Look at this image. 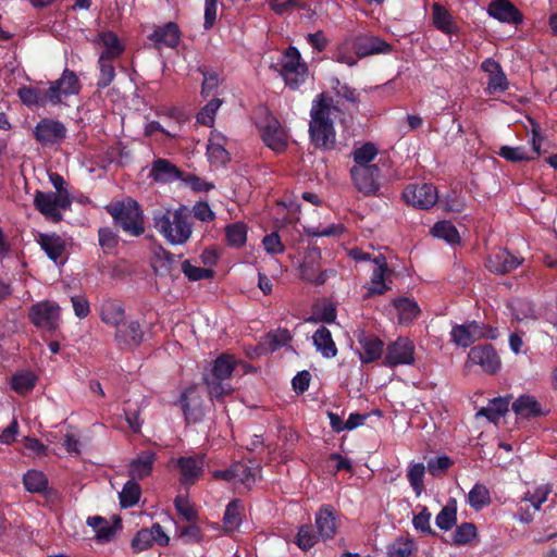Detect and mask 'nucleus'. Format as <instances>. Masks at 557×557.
Wrapping results in <instances>:
<instances>
[{
	"label": "nucleus",
	"mask_w": 557,
	"mask_h": 557,
	"mask_svg": "<svg viewBox=\"0 0 557 557\" xmlns=\"http://www.w3.org/2000/svg\"><path fill=\"white\" fill-rule=\"evenodd\" d=\"M360 346L359 358L362 363H371L381 359L384 349V343L374 334L360 330L356 334Z\"/></svg>",
	"instance_id": "nucleus-15"
},
{
	"label": "nucleus",
	"mask_w": 557,
	"mask_h": 557,
	"mask_svg": "<svg viewBox=\"0 0 557 557\" xmlns=\"http://www.w3.org/2000/svg\"><path fill=\"white\" fill-rule=\"evenodd\" d=\"M156 230L170 244H185L191 235V224L188 220L186 208H166L153 214Z\"/></svg>",
	"instance_id": "nucleus-1"
},
{
	"label": "nucleus",
	"mask_w": 557,
	"mask_h": 557,
	"mask_svg": "<svg viewBox=\"0 0 557 557\" xmlns=\"http://www.w3.org/2000/svg\"><path fill=\"white\" fill-rule=\"evenodd\" d=\"M457 523V500L449 498L447 504L435 517V524L444 531H449Z\"/></svg>",
	"instance_id": "nucleus-42"
},
{
	"label": "nucleus",
	"mask_w": 557,
	"mask_h": 557,
	"mask_svg": "<svg viewBox=\"0 0 557 557\" xmlns=\"http://www.w3.org/2000/svg\"><path fill=\"white\" fill-rule=\"evenodd\" d=\"M350 174L357 189L364 195H374L380 189L381 170L376 164L352 166Z\"/></svg>",
	"instance_id": "nucleus-14"
},
{
	"label": "nucleus",
	"mask_w": 557,
	"mask_h": 557,
	"mask_svg": "<svg viewBox=\"0 0 557 557\" xmlns=\"http://www.w3.org/2000/svg\"><path fill=\"white\" fill-rule=\"evenodd\" d=\"M377 152V148L372 143H366L361 147L356 148L352 152L356 163L354 166H370Z\"/></svg>",
	"instance_id": "nucleus-52"
},
{
	"label": "nucleus",
	"mask_w": 557,
	"mask_h": 557,
	"mask_svg": "<svg viewBox=\"0 0 557 557\" xmlns=\"http://www.w3.org/2000/svg\"><path fill=\"white\" fill-rule=\"evenodd\" d=\"M352 49L358 59L372 54L389 53L392 45L376 36L359 35L352 37Z\"/></svg>",
	"instance_id": "nucleus-16"
},
{
	"label": "nucleus",
	"mask_w": 557,
	"mask_h": 557,
	"mask_svg": "<svg viewBox=\"0 0 557 557\" xmlns=\"http://www.w3.org/2000/svg\"><path fill=\"white\" fill-rule=\"evenodd\" d=\"M25 488L30 493H42L49 484L44 472L38 470H28L23 478Z\"/></svg>",
	"instance_id": "nucleus-47"
},
{
	"label": "nucleus",
	"mask_w": 557,
	"mask_h": 557,
	"mask_svg": "<svg viewBox=\"0 0 557 557\" xmlns=\"http://www.w3.org/2000/svg\"><path fill=\"white\" fill-rule=\"evenodd\" d=\"M487 13L502 23L519 25L523 22L522 13L510 0H492L487 5Z\"/></svg>",
	"instance_id": "nucleus-20"
},
{
	"label": "nucleus",
	"mask_w": 557,
	"mask_h": 557,
	"mask_svg": "<svg viewBox=\"0 0 557 557\" xmlns=\"http://www.w3.org/2000/svg\"><path fill=\"white\" fill-rule=\"evenodd\" d=\"M393 306L398 312V321L400 324L411 323L421 312L419 305L407 297H399L393 300Z\"/></svg>",
	"instance_id": "nucleus-38"
},
{
	"label": "nucleus",
	"mask_w": 557,
	"mask_h": 557,
	"mask_svg": "<svg viewBox=\"0 0 557 557\" xmlns=\"http://www.w3.org/2000/svg\"><path fill=\"white\" fill-rule=\"evenodd\" d=\"M401 197L407 205L420 210H429L438 201L437 188L431 183L409 184Z\"/></svg>",
	"instance_id": "nucleus-9"
},
{
	"label": "nucleus",
	"mask_w": 557,
	"mask_h": 557,
	"mask_svg": "<svg viewBox=\"0 0 557 557\" xmlns=\"http://www.w3.org/2000/svg\"><path fill=\"white\" fill-rule=\"evenodd\" d=\"M108 211L128 234L138 236L144 233L143 211L137 201L128 198L112 205Z\"/></svg>",
	"instance_id": "nucleus-6"
},
{
	"label": "nucleus",
	"mask_w": 557,
	"mask_h": 557,
	"mask_svg": "<svg viewBox=\"0 0 557 557\" xmlns=\"http://www.w3.org/2000/svg\"><path fill=\"white\" fill-rule=\"evenodd\" d=\"M100 318L106 324L117 326L125 320L123 304L116 299H104L100 307Z\"/></svg>",
	"instance_id": "nucleus-33"
},
{
	"label": "nucleus",
	"mask_w": 557,
	"mask_h": 557,
	"mask_svg": "<svg viewBox=\"0 0 557 557\" xmlns=\"http://www.w3.org/2000/svg\"><path fill=\"white\" fill-rule=\"evenodd\" d=\"M509 401H510V396L495 397L490 400V403L486 407H482L476 412V417H484L490 422L496 423L508 411Z\"/></svg>",
	"instance_id": "nucleus-37"
},
{
	"label": "nucleus",
	"mask_w": 557,
	"mask_h": 557,
	"mask_svg": "<svg viewBox=\"0 0 557 557\" xmlns=\"http://www.w3.org/2000/svg\"><path fill=\"white\" fill-rule=\"evenodd\" d=\"M156 461V453L146 450L128 465V474L132 480H143L151 474Z\"/></svg>",
	"instance_id": "nucleus-30"
},
{
	"label": "nucleus",
	"mask_w": 557,
	"mask_h": 557,
	"mask_svg": "<svg viewBox=\"0 0 557 557\" xmlns=\"http://www.w3.org/2000/svg\"><path fill=\"white\" fill-rule=\"evenodd\" d=\"M255 122L265 146L275 152L284 151L288 135L278 120L267 109L261 108L256 112Z\"/></svg>",
	"instance_id": "nucleus-5"
},
{
	"label": "nucleus",
	"mask_w": 557,
	"mask_h": 557,
	"mask_svg": "<svg viewBox=\"0 0 557 557\" xmlns=\"http://www.w3.org/2000/svg\"><path fill=\"white\" fill-rule=\"evenodd\" d=\"M37 382L36 375L30 371L15 373L11 377V388L20 395H26L33 391Z\"/></svg>",
	"instance_id": "nucleus-45"
},
{
	"label": "nucleus",
	"mask_w": 557,
	"mask_h": 557,
	"mask_svg": "<svg viewBox=\"0 0 557 557\" xmlns=\"http://www.w3.org/2000/svg\"><path fill=\"white\" fill-rule=\"evenodd\" d=\"M115 332V341L121 349H133L140 345L144 332L137 321L120 323Z\"/></svg>",
	"instance_id": "nucleus-21"
},
{
	"label": "nucleus",
	"mask_w": 557,
	"mask_h": 557,
	"mask_svg": "<svg viewBox=\"0 0 557 557\" xmlns=\"http://www.w3.org/2000/svg\"><path fill=\"white\" fill-rule=\"evenodd\" d=\"M65 125L53 119L40 120L33 129L35 139L42 146L60 145L66 137Z\"/></svg>",
	"instance_id": "nucleus-11"
},
{
	"label": "nucleus",
	"mask_w": 557,
	"mask_h": 557,
	"mask_svg": "<svg viewBox=\"0 0 557 557\" xmlns=\"http://www.w3.org/2000/svg\"><path fill=\"white\" fill-rule=\"evenodd\" d=\"M481 70L488 75L485 91L488 95L504 92L509 87V82L499 62L488 58L481 63Z\"/></svg>",
	"instance_id": "nucleus-18"
},
{
	"label": "nucleus",
	"mask_w": 557,
	"mask_h": 557,
	"mask_svg": "<svg viewBox=\"0 0 557 557\" xmlns=\"http://www.w3.org/2000/svg\"><path fill=\"white\" fill-rule=\"evenodd\" d=\"M467 502L476 511L483 509L492 502L490 490L482 483H475L468 493Z\"/></svg>",
	"instance_id": "nucleus-44"
},
{
	"label": "nucleus",
	"mask_w": 557,
	"mask_h": 557,
	"mask_svg": "<svg viewBox=\"0 0 557 557\" xmlns=\"http://www.w3.org/2000/svg\"><path fill=\"white\" fill-rule=\"evenodd\" d=\"M180 403L184 416L188 422H198L205 416L203 408L201 406V399L197 394L196 386L187 387L181 395Z\"/></svg>",
	"instance_id": "nucleus-26"
},
{
	"label": "nucleus",
	"mask_w": 557,
	"mask_h": 557,
	"mask_svg": "<svg viewBox=\"0 0 557 557\" xmlns=\"http://www.w3.org/2000/svg\"><path fill=\"white\" fill-rule=\"evenodd\" d=\"M205 459L203 454L177 459V467L181 471L180 481L183 485H193L200 479L203 473Z\"/></svg>",
	"instance_id": "nucleus-19"
},
{
	"label": "nucleus",
	"mask_w": 557,
	"mask_h": 557,
	"mask_svg": "<svg viewBox=\"0 0 557 557\" xmlns=\"http://www.w3.org/2000/svg\"><path fill=\"white\" fill-rule=\"evenodd\" d=\"M148 38L158 49L163 47L175 48L180 42L181 33L175 23L169 22L157 27Z\"/></svg>",
	"instance_id": "nucleus-27"
},
{
	"label": "nucleus",
	"mask_w": 557,
	"mask_h": 557,
	"mask_svg": "<svg viewBox=\"0 0 557 557\" xmlns=\"http://www.w3.org/2000/svg\"><path fill=\"white\" fill-rule=\"evenodd\" d=\"M150 176L158 183H170L181 177L180 170L166 159L153 161Z\"/></svg>",
	"instance_id": "nucleus-34"
},
{
	"label": "nucleus",
	"mask_w": 557,
	"mask_h": 557,
	"mask_svg": "<svg viewBox=\"0 0 557 557\" xmlns=\"http://www.w3.org/2000/svg\"><path fill=\"white\" fill-rule=\"evenodd\" d=\"M520 260L508 251L506 246H497L490 252L485 267L493 273L505 274L515 270Z\"/></svg>",
	"instance_id": "nucleus-17"
},
{
	"label": "nucleus",
	"mask_w": 557,
	"mask_h": 557,
	"mask_svg": "<svg viewBox=\"0 0 557 557\" xmlns=\"http://www.w3.org/2000/svg\"><path fill=\"white\" fill-rule=\"evenodd\" d=\"M468 359L474 364L480 366L486 374H496L502 367L500 358L491 344H482L472 347L468 354Z\"/></svg>",
	"instance_id": "nucleus-13"
},
{
	"label": "nucleus",
	"mask_w": 557,
	"mask_h": 557,
	"mask_svg": "<svg viewBox=\"0 0 557 557\" xmlns=\"http://www.w3.org/2000/svg\"><path fill=\"white\" fill-rule=\"evenodd\" d=\"M112 61L111 59H102V58H99L98 59V67H99V79H98V87L100 88H104L107 86H109L114 77H115V70H114V66L112 64Z\"/></svg>",
	"instance_id": "nucleus-57"
},
{
	"label": "nucleus",
	"mask_w": 557,
	"mask_h": 557,
	"mask_svg": "<svg viewBox=\"0 0 557 557\" xmlns=\"http://www.w3.org/2000/svg\"><path fill=\"white\" fill-rule=\"evenodd\" d=\"M87 524L96 531V540L100 543L110 542L116 531L122 528V520L116 517L113 524H110L107 519L100 516H94L87 518Z\"/></svg>",
	"instance_id": "nucleus-29"
},
{
	"label": "nucleus",
	"mask_w": 557,
	"mask_h": 557,
	"mask_svg": "<svg viewBox=\"0 0 557 557\" xmlns=\"http://www.w3.org/2000/svg\"><path fill=\"white\" fill-rule=\"evenodd\" d=\"M389 272V270H385L381 267H375L371 274V283L372 286L368 288V293L366 297H371L374 295H383L385 292L389 289V287L385 283V276Z\"/></svg>",
	"instance_id": "nucleus-53"
},
{
	"label": "nucleus",
	"mask_w": 557,
	"mask_h": 557,
	"mask_svg": "<svg viewBox=\"0 0 557 557\" xmlns=\"http://www.w3.org/2000/svg\"><path fill=\"white\" fill-rule=\"evenodd\" d=\"M242 503L238 499L232 500L227 506L223 517V527L225 532L235 531L240 522Z\"/></svg>",
	"instance_id": "nucleus-46"
},
{
	"label": "nucleus",
	"mask_w": 557,
	"mask_h": 557,
	"mask_svg": "<svg viewBox=\"0 0 557 557\" xmlns=\"http://www.w3.org/2000/svg\"><path fill=\"white\" fill-rule=\"evenodd\" d=\"M27 318L36 327L55 332L60 326L61 307L54 301L42 300L29 307Z\"/></svg>",
	"instance_id": "nucleus-8"
},
{
	"label": "nucleus",
	"mask_w": 557,
	"mask_h": 557,
	"mask_svg": "<svg viewBox=\"0 0 557 557\" xmlns=\"http://www.w3.org/2000/svg\"><path fill=\"white\" fill-rule=\"evenodd\" d=\"M450 337L451 342L457 346L470 347L474 342L482 339L481 322L469 321L463 324H457L453 326Z\"/></svg>",
	"instance_id": "nucleus-23"
},
{
	"label": "nucleus",
	"mask_w": 557,
	"mask_h": 557,
	"mask_svg": "<svg viewBox=\"0 0 557 557\" xmlns=\"http://www.w3.org/2000/svg\"><path fill=\"white\" fill-rule=\"evenodd\" d=\"M270 66L278 73L292 89L298 88L307 78V66L301 61L300 53L295 47H289L280 53L276 60H272Z\"/></svg>",
	"instance_id": "nucleus-4"
},
{
	"label": "nucleus",
	"mask_w": 557,
	"mask_h": 557,
	"mask_svg": "<svg viewBox=\"0 0 557 557\" xmlns=\"http://www.w3.org/2000/svg\"><path fill=\"white\" fill-rule=\"evenodd\" d=\"M454 461L448 456H440L436 458H431L428 461V471L433 476H438L442 473L446 472L451 466Z\"/></svg>",
	"instance_id": "nucleus-64"
},
{
	"label": "nucleus",
	"mask_w": 557,
	"mask_h": 557,
	"mask_svg": "<svg viewBox=\"0 0 557 557\" xmlns=\"http://www.w3.org/2000/svg\"><path fill=\"white\" fill-rule=\"evenodd\" d=\"M478 535V530L472 522H462L458 525L453 534L451 544L463 546L469 544Z\"/></svg>",
	"instance_id": "nucleus-51"
},
{
	"label": "nucleus",
	"mask_w": 557,
	"mask_h": 557,
	"mask_svg": "<svg viewBox=\"0 0 557 557\" xmlns=\"http://www.w3.org/2000/svg\"><path fill=\"white\" fill-rule=\"evenodd\" d=\"M431 234L447 244H460L459 232L456 226L449 221H438L431 228Z\"/></svg>",
	"instance_id": "nucleus-43"
},
{
	"label": "nucleus",
	"mask_w": 557,
	"mask_h": 557,
	"mask_svg": "<svg viewBox=\"0 0 557 557\" xmlns=\"http://www.w3.org/2000/svg\"><path fill=\"white\" fill-rule=\"evenodd\" d=\"M47 89L49 104L64 103L70 96L77 95L81 90V82L75 72L65 69L60 78L50 82Z\"/></svg>",
	"instance_id": "nucleus-10"
},
{
	"label": "nucleus",
	"mask_w": 557,
	"mask_h": 557,
	"mask_svg": "<svg viewBox=\"0 0 557 557\" xmlns=\"http://www.w3.org/2000/svg\"><path fill=\"white\" fill-rule=\"evenodd\" d=\"M442 208L447 212L460 213L465 208V200L457 191L451 190L438 201Z\"/></svg>",
	"instance_id": "nucleus-62"
},
{
	"label": "nucleus",
	"mask_w": 557,
	"mask_h": 557,
	"mask_svg": "<svg viewBox=\"0 0 557 557\" xmlns=\"http://www.w3.org/2000/svg\"><path fill=\"white\" fill-rule=\"evenodd\" d=\"M182 272L191 282L200 280H211L215 275L214 270L210 268L197 267L193 264L190 260H184L182 262Z\"/></svg>",
	"instance_id": "nucleus-50"
},
{
	"label": "nucleus",
	"mask_w": 557,
	"mask_h": 557,
	"mask_svg": "<svg viewBox=\"0 0 557 557\" xmlns=\"http://www.w3.org/2000/svg\"><path fill=\"white\" fill-rule=\"evenodd\" d=\"M174 507L180 516L188 522H194L198 519V513L195 505L191 504L187 497L178 495L174 499Z\"/></svg>",
	"instance_id": "nucleus-55"
},
{
	"label": "nucleus",
	"mask_w": 557,
	"mask_h": 557,
	"mask_svg": "<svg viewBox=\"0 0 557 557\" xmlns=\"http://www.w3.org/2000/svg\"><path fill=\"white\" fill-rule=\"evenodd\" d=\"M180 258L181 256L165 250L163 246H156L151 259V267L157 275H170L176 269Z\"/></svg>",
	"instance_id": "nucleus-28"
},
{
	"label": "nucleus",
	"mask_w": 557,
	"mask_h": 557,
	"mask_svg": "<svg viewBox=\"0 0 557 557\" xmlns=\"http://www.w3.org/2000/svg\"><path fill=\"white\" fill-rule=\"evenodd\" d=\"M237 369V359L228 354L220 355L211 368L202 374V382L211 398L222 400L224 396L233 392V387L226 382Z\"/></svg>",
	"instance_id": "nucleus-2"
},
{
	"label": "nucleus",
	"mask_w": 557,
	"mask_h": 557,
	"mask_svg": "<svg viewBox=\"0 0 557 557\" xmlns=\"http://www.w3.org/2000/svg\"><path fill=\"white\" fill-rule=\"evenodd\" d=\"M332 110L338 111L333 98L321 92L315 100V148L330 150L335 146L336 133L330 117Z\"/></svg>",
	"instance_id": "nucleus-3"
},
{
	"label": "nucleus",
	"mask_w": 557,
	"mask_h": 557,
	"mask_svg": "<svg viewBox=\"0 0 557 557\" xmlns=\"http://www.w3.org/2000/svg\"><path fill=\"white\" fill-rule=\"evenodd\" d=\"M432 17L434 26L446 35H453L458 32V26L453 21L451 14L441 3L432 4Z\"/></svg>",
	"instance_id": "nucleus-36"
},
{
	"label": "nucleus",
	"mask_w": 557,
	"mask_h": 557,
	"mask_svg": "<svg viewBox=\"0 0 557 557\" xmlns=\"http://www.w3.org/2000/svg\"><path fill=\"white\" fill-rule=\"evenodd\" d=\"M221 104L222 101L218 98L209 101L197 114V122L206 126H212L214 123L215 114Z\"/></svg>",
	"instance_id": "nucleus-58"
},
{
	"label": "nucleus",
	"mask_w": 557,
	"mask_h": 557,
	"mask_svg": "<svg viewBox=\"0 0 557 557\" xmlns=\"http://www.w3.org/2000/svg\"><path fill=\"white\" fill-rule=\"evenodd\" d=\"M17 96L22 103L28 108H40L49 104L46 88L22 86L17 89Z\"/></svg>",
	"instance_id": "nucleus-35"
},
{
	"label": "nucleus",
	"mask_w": 557,
	"mask_h": 557,
	"mask_svg": "<svg viewBox=\"0 0 557 557\" xmlns=\"http://www.w3.org/2000/svg\"><path fill=\"white\" fill-rule=\"evenodd\" d=\"M141 488L138 483L135 482V480L127 481L122 492L120 493V504L123 508H129L135 506L140 498Z\"/></svg>",
	"instance_id": "nucleus-48"
},
{
	"label": "nucleus",
	"mask_w": 557,
	"mask_h": 557,
	"mask_svg": "<svg viewBox=\"0 0 557 557\" xmlns=\"http://www.w3.org/2000/svg\"><path fill=\"white\" fill-rule=\"evenodd\" d=\"M315 350L326 359L334 358L337 355L338 350L331 331L324 325L315 330Z\"/></svg>",
	"instance_id": "nucleus-39"
},
{
	"label": "nucleus",
	"mask_w": 557,
	"mask_h": 557,
	"mask_svg": "<svg viewBox=\"0 0 557 557\" xmlns=\"http://www.w3.org/2000/svg\"><path fill=\"white\" fill-rule=\"evenodd\" d=\"M292 341V335L287 329L278 327L265 334L255 346L258 356L272 354Z\"/></svg>",
	"instance_id": "nucleus-25"
},
{
	"label": "nucleus",
	"mask_w": 557,
	"mask_h": 557,
	"mask_svg": "<svg viewBox=\"0 0 557 557\" xmlns=\"http://www.w3.org/2000/svg\"><path fill=\"white\" fill-rule=\"evenodd\" d=\"M431 512L428 507L423 506L418 515L412 518L413 528L426 535L436 536L437 533L430 525Z\"/></svg>",
	"instance_id": "nucleus-59"
},
{
	"label": "nucleus",
	"mask_w": 557,
	"mask_h": 557,
	"mask_svg": "<svg viewBox=\"0 0 557 557\" xmlns=\"http://www.w3.org/2000/svg\"><path fill=\"white\" fill-rule=\"evenodd\" d=\"M35 208L47 219L53 222L62 220L63 211L72 206V197L52 191H37L34 197Z\"/></svg>",
	"instance_id": "nucleus-7"
},
{
	"label": "nucleus",
	"mask_w": 557,
	"mask_h": 557,
	"mask_svg": "<svg viewBox=\"0 0 557 557\" xmlns=\"http://www.w3.org/2000/svg\"><path fill=\"white\" fill-rule=\"evenodd\" d=\"M333 59L339 63H345L348 66H354L358 62V57L352 49V37L346 38L341 42L333 53Z\"/></svg>",
	"instance_id": "nucleus-49"
},
{
	"label": "nucleus",
	"mask_w": 557,
	"mask_h": 557,
	"mask_svg": "<svg viewBox=\"0 0 557 557\" xmlns=\"http://www.w3.org/2000/svg\"><path fill=\"white\" fill-rule=\"evenodd\" d=\"M337 310L336 305L327 299L322 302L315 301V322L334 323L336 321Z\"/></svg>",
	"instance_id": "nucleus-54"
},
{
	"label": "nucleus",
	"mask_w": 557,
	"mask_h": 557,
	"mask_svg": "<svg viewBox=\"0 0 557 557\" xmlns=\"http://www.w3.org/2000/svg\"><path fill=\"white\" fill-rule=\"evenodd\" d=\"M424 473L425 467L421 462L413 463L408 470L407 478L417 496H419L423 491Z\"/></svg>",
	"instance_id": "nucleus-56"
},
{
	"label": "nucleus",
	"mask_w": 557,
	"mask_h": 557,
	"mask_svg": "<svg viewBox=\"0 0 557 557\" xmlns=\"http://www.w3.org/2000/svg\"><path fill=\"white\" fill-rule=\"evenodd\" d=\"M418 550L413 539L409 536H397L386 545V557H410Z\"/></svg>",
	"instance_id": "nucleus-40"
},
{
	"label": "nucleus",
	"mask_w": 557,
	"mask_h": 557,
	"mask_svg": "<svg viewBox=\"0 0 557 557\" xmlns=\"http://www.w3.org/2000/svg\"><path fill=\"white\" fill-rule=\"evenodd\" d=\"M226 138L212 131L208 140L207 156L212 164H224L228 160V152L225 149Z\"/></svg>",
	"instance_id": "nucleus-32"
},
{
	"label": "nucleus",
	"mask_w": 557,
	"mask_h": 557,
	"mask_svg": "<svg viewBox=\"0 0 557 557\" xmlns=\"http://www.w3.org/2000/svg\"><path fill=\"white\" fill-rule=\"evenodd\" d=\"M414 360V345L412 341L400 336L387 345L383 363L395 368L401 364H413Z\"/></svg>",
	"instance_id": "nucleus-12"
},
{
	"label": "nucleus",
	"mask_w": 557,
	"mask_h": 557,
	"mask_svg": "<svg viewBox=\"0 0 557 557\" xmlns=\"http://www.w3.org/2000/svg\"><path fill=\"white\" fill-rule=\"evenodd\" d=\"M336 510L331 505H324L315 513V542L319 539H332L337 530Z\"/></svg>",
	"instance_id": "nucleus-22"
},
{
	"label": "nucleus",
	"mask_w": 557,
	"mask_h": 557,
	"mask_svg": "<svg viewBox=\"0 0 557 557\" xmlns=\"http://www.w3.org/2000/svg\"><path fill=\"white\" fill-rule=\"evenodd\" d=\"M177 535L180 539H183L186 544L200 543L203 539L202 531L195 521L183 527H177Z\"/></svg>",
	"instance_id": "nucleus-60"
},
{
	"label": "nucleus",
	"mask_w": 557,
	"mask_h": 557,
	"mask_svg": "<svg viewBox=\"0 0 557 557\" xmlns=\"http://www.w3.org/2000/svg\"><path fill=\"white\" fill-rule=\"evenodd\" d=\"M234 482L240 483L246 490H250L251 485L256 482L257 474L260 472L258 465L249 466L246 462L233 463Z\"/></svg>",
	"instance_id": "nucleus-41"
},
{
	"label": "nucleus",
	"mask_w": 557,
	"mask_h": 557,
	"mask_svg": "<svg viewBox=\"0 0 557 557\" xmlns=\"http://www.w3.org/2000/svg\"><path fill=\"white\" fill-rule=\"evenodd\" d=\"M99 58L115 60L124 52V45L113 32H102L94 40Z\"/></svg>",
	"instance_id": "nucleus-24"
},
{
	"label": "nucleus",
	"mask_w": 557,
	"mask_h": 557,
	"mask_svg": "<svg viewBox=\"0 0 557 557\" xmlns=\"http://www.w3.org/2000/svg\"><path fill=\"white\" fill-rule=\"evenodd\" d=\"M550 492V485L543 484L537 486L533 493H525L523 500L529 502L535 510H540L541 506L547 500Z\"/></svg>",
	"instance_id": "nucleus-61"
},
{
	"label": "nucleus",
	"mask_w": 557,
	"mask_h": 557,
	"mask_svg": "<svg viewBox=\"0 0 557 557\" xmlns=\"http://www.w3.org/2000/svg\"><path fill=\"white\" fill-rule=\"evenodd\" d=\"M498 154L506 161L513 163L531 160V157L527 154L523 147L502 146L499 148Z\"/></svg>",
	"instance_id": "nucleus-63"
},
{
	"label": "nucleus",
	"mask_w": 557,
	"mask_h": 557,
	"mask_svg": "<svg viewBox=\"0 0 557 557\" xmlns=\"http://www.w3.org/2000/svg\"><path fill=\"white\" fill-rule=\"evenodd\" d=\"M511 408L517 416L525 419L542 417L545 414L541 404L531 395L519 396L512 403Z\"/></svg>",
	"instance_id": "nucleus-31"
}]
</instances>
